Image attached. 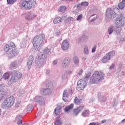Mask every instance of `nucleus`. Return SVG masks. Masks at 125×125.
<instances>
[{
	"instance_id": "obj_7",
	"label": "nucleus",
	"mask_w": 125,
	"mask_h": 125,
	"mask_svg": "<svg viewBox=\"0 0 125 125\" xmlns=\"http://www.w3.org/2000/svg\"><path fill=\"white\" fill-rule=\"evenodd\" d=\"M15 102V98L13 96L6 98L2 103L3 108H10L13 106Z\"/></svg>"
},
{
	"instance_id": "obj_60",
	"label": "nucleus",
	"mask_w": 125,
	"mask_h": 125,
	"mask_svg": "<svg viewBox=\"0 0 125 125\" xmlns=\"http://www.w3.org/2000/svg\"><path fill=\"white\" fill-rule=\"evenodd\" d=\"M53 65H56L57 64V61H54L53 62Z\"/></svg>"
},
{
	"instance_id": "obj_16",
	"label": "nucleus",
	"mask_w": 125,
	"mask_h": 125,
	"mask_svg": "<svg viewBox=\"0 0 125 125\" xmlns=\"http://www.w3.org/2000/svg\"><path fill=\"white\" fill-rule=\"evenodd\" d=\"M70 64H71V59L70 58H65L62 61V67L63 69H65Z\"/></svg>"
},
{
	"instance_id": "obj_12",
	"label": "nucleus",
	"mask_w": 125,
	"mask_h": 125,
	"mask_svg": "<svg viewBox=\"0 0 125 125\" xmlns=\"http://www.w3.org/2000/svg\"><path fill=\"white\" fill-rule=\"evenodd\" d=\"M96 13H97V7H94L93 8L90 10V14L91 15L90 17H92V16H95L93 19L90 20V22H93V21L96 20V18L97 17Z\"/></svg>"
},
{
	"instance_id": "obj_20",
	"label": "nucleus",
	"mask_w": 125,
	"mask_h": 125,
	"mask_svg": "<svg viewBox=\"0 0 125 125\" xmlns=\"http://www.w3.org/2000/svg\"><path fill=\"white\" fill-rule=\"evenodd\" d=\"M34 61V57L33 56H30L28 58L27 62V67L28 70H30L32 68V65H33V62Z\"/></svg>"
},
{
	"instance_id": "obj_11",
	"label": "nucleus",
	"mask_w": 125,
	"mask_h": 125,
	"mask_svg": "<svg viewBox=\"0 0 125 125\" xmlns=\"http://www.w3.org/2000/svg\"><path fill=\"white\" fill-rule=\"evenodd\" d=\"M86 85V82L83 79L80 80L77 83V90H83Z\"/></svg>"
},
{
	"instance_id": "obj_48",
	"label": "nucleus",
	"mask_w": 125,
	"mask_h": 125,
	"mask_svg": "<svg viewBox=\"0 0 125 125\" xmlns=\"http://www.w3.org/2000/svg\"><path fill=\"white\" fill-rule=\"evenodd\" d=\"M89 125H100V123L99 122H93L90 123Z\"/></svg>"
},
{
	"instance_id": "obj_46",
	"label": "nucleus",
	"mask_w": 125,
	"mask_h": 125,
	"mask_svg": "<svg viewBox=\"0 0 125 125\" xmlns=\"http://www.w3.org/2000/svg\"><path fill=\"white\" fill-rule=\"evenodd\" d=\"M66 74L67 76L72 75L73 74V71L72 70H67L66 72Z\"/></svg>"
},
{
	"instance_id": "obj_21",
	"label": "nucleus",
	"mask_w": 125,
	"mask_h": 125,
	"mask_svg": "<svg viewBox=\"0 0 125 125\" xmlns=\"http://www.w3.org/2000/svg\"><path fill=\"white\" fill-rule=\"evenodd\" d=\"M98 100L101 103L106 102V97L104 95H102L100 93L98 94Z\"/></svg>"
},
{
	"instance_id": "obj_8",
	"label": "nucleus",
	"mask_w": 125,
	"mask_h": 125,
	"mask_svg": "<svg viewBox=\"0 0 125 125\" xmlns=\"http://www.w3.org/2000/svg\"><path fill=\"white\" fill-rule=\"evenodd\" d=\"M49 54H50V49L46 48L43 50L42 52L40 53L37 56H38L39 58H43V59L45 60V58Z\"/></svg>"
},
{
	"instance_id": "obj_57",
	"label": "nucleus",
	"mask_w": 125,
	"mask_h": 125,
	"mask_svg": "<svg viewBox=\"0 0 125 125\" xmlns=\"http://www.w3.org/2000/svg\"><path fill=\"white\" fill-rule=\"evenodd\" d=\"M18 125H21L22 124V121L21 120H19L18 121V123H17Z\"/></svg>"
},
{
	"instance_id": "obj_2",
	"label": "nucleus",
	"mask_w": 125,
	"mask_h": 125,
	"mask_svg": "<svg viewBox=\"0 0 125 125\" xmlns=\"http://www.w3.org/2000/svg\"><path fill=\"white\" fill-rule=\"evenodd\" d=\"M43 38H44V35H39L36 36L33 39V46L36 50H38V51H40L43 45Z\"/></svg>"
},
{
	"instance_id": "obj_62",
	"label": "nucleus",
	"mask_w": 125,
	"mask_h": 125,
	"mask_svg": "<svg viewBox=\"0 0 125 125\" xmlns=\"http://www.w3.org/2000/svg\"><path fill=\"white\" fill-rule=\"evenodd\" d=\"M21 115H18L16 117V119L17 120V119H20V118H21Z\"/></svg>"
},
{
	"instance_id": "obj_33",
	"label": "nucleus",
	"mask_w": 125,
	"mask_h": 125,
	"mask_svg": "<svg viewBox=\"0 0 125 125\" xmlns=\"http://www.w3.org/2000/svg\"><path fill=\"white\" fill-rule=\"evenodd\" d=\"M66 9H67L66 6H62L60 7L59 9H58V11L62 12V13H64L65 11H66Z\"/></svg>"
},
{
	"instance_id": "obj_50",
	"label": "nucleus",
	"mask_w": 125,
	"mask_h": 125,
	"mask_svg": "<svg viewBox=\"0 0 125 125\" xmlns=\"http://www.w3.org/2000/svg\"><path fill=\"white\" fill-rule=\"evenodd\" d=\"M97 46L96 45H95L92 49V53H94L96 50Z\"/></svg>"
},
{
	"instance_id": "obj_52",
	"label": "nucleus",
	"mask_w": 125,
	"mask_h": 125,
	"mask_svg": "<svg viewBox=\"0 0 125 125\" xmlns=\"http://www.w3.org/2000/svg\"><path fill=\"white\" fill-rule=\"evenodd\" d=\"M20 106H21V104H20V102H17L16 104V107H17V108H18L20 107Z\"/></svg>"
},
{
	"instance_id": "obj_43",
	"label": "nucleus",
	"mask_w": 125,
	"mask_h": 125,
	"mask_svg": "<svg viewBox=\"0 0 125 125\" xmlns=\"http://www.w3.org/2000/svg\"><path fill=\"white\" fill-rule=\"evenodd\" d=\"M68 78V75L66 73H63L62 75V80H66V79Z\"/></svg>"
},
{
	"instance_id": "obj_55",
	"label": "nucleus",
	"mask_w": 125,
	"mask_h": 125,
	"mask_svg": "<svg viewBox=\"0 0 125 125\" xmlns=\"http://www.w3.org/2000/svg\"><path fill=\"white\" fill-rule=\"evenodd\" d=\"M125 42V39L121 38L120 39V43H122V42Z\"/></svg>"
},
{
	"instance_id": "obj_27",
	"label": "nucleus",
	"mask_w": 125,
	"mask_h": 125,
	"mask_svg": "<svg viewBox=\"0 0 125 125\" xmlns=\"http://www.w3.org/2000/svg\"><path fill=\"white\" fill-rule=\"evenodd\" d=\"M61 22H62V18L60 17H57L53 20L54 24H58Z\"/></svg>"
},
{
	"instance_id": "obj_61",
	"label": "nucleus",
	"mask_w": 125,
	"mask_h": 125,
	"mask_svg": "<svg viewBox=\"0 0 125 125\" xmlns=\"http://www.w3.org/2000/svg\"><path fill=\"white\" fill-rule=\"evenodd\" d=\"M19 93H20V94H19V95H21H21H22V94H23V93H24V92H23L22 91H21V92L20 91V92H19Z\"/></svg>"
},
{
	"instance_id": "obj_58",
	"label": "nucleus",
	"mask_w": 125,
	"mask_h": 125,
	"mask_svg": "<svg viewBox=\"0 0 125 125\" xmlns=\"http://www.w3.org/2000/svg\"><path fill=\"white\" fill-rule=\"evenodd\" d=\"M68 21L70 20V21H74V18H72V17H69L68 19Z\"/></svg>"
},
{
	"instance_id": "obj_24",
	"label": "nucleus",
	"mask_w": 125,
	"mask_h": 125,
	"mask_svg": "<svg viewBox=\"0 0 125 125\" xmlns=\"http://www.w3.org/2000/svg\"><path fill=\"white\" fill-rule=\"evenodd\" d=\"M83 100L82 99H79L78 97H75L74 99V103L76 104V105H80L81 103H83Z\"/></svg>"
},
{
	"instance_id": "obj_53",
	"label": "nucleus",
	"mask_w": 125,
	"mask_h": 125,
	"mask_svg": "<svg viewBox=\"0 0 125 125\" xmlns=\"http://www.w3.org/2000/svg\"><path fill=\"white\" fill-rule=\"evenodd\" d=\"M64 24L66 26H68V25H69V24H70V21H69L68 20H66L64 21Z\"/></svg>"
},
{
	"instance_id": "obj_10",
	"label": "nucleus",
	"mask_w": 125,
	"mask_h": 125,
	"mask_svg": "<svg viewBox=\"0 0 125 125\" xmlns=\"http://www.w3.org/2000/svg\"><path fill=\"white\" fill-rule=\"evenodd\" d=\"M32 101H33L34 102H37L41 106H43V105L45 104V101L44 100V98L40 96H37L34 97Z\"/></svg>"
},
{
	"instance_id": "obj_9",
	"label": "nucleus",
	"mask_w": 125,
	"mask_h": 125,
	"mask_svg": "<svg viewBox=\"0 0 125 125\" xmlns=\"http://www.w3.org/2000/svg\"><path fill=\"white\" fill-rule=\"evenodd\" d=\"M44 60L42 58H38V56H37L35 60L36 65L38 67V68H42L44 66Z\"/></svg>"
},
{
	"instance_id": "obj_23",
	"label": "nucleus",
	"mask_w": 125,
	"mask_h": 125,
	"mask_svg": "<svg viewBox=\"0 0 125 125\" xmlns=\"http://www.w3.org/2000/svg\"><path fill=\"white\" fill-rule=\"evenodd\" d=\"M74 106L75 105L74 104H71L69 105L65 106L64 108V112H65V113H69V112L74 108Z\"/></svg>"
},
{
	"instance_id": "obj_18",
	"label": "nucleus",
	"mask_w": 125,
	"mask_h": 125,
	"mask_svg": "<svg viewBox=\"0 0 125 125\" xmlns=\"http://www.w3.org/2000/svg\"><path fill=\"white\" fill-rule=\"evenodd\" d=\"M61 48L62 51H67L69 49V42L67 40H64L62 43Z\"/></svg>"
},
{
	"instance_id": "obj_41",
	"label": "nucleus",
	"mask_w": 125,
	"mask_h": 125,
	"mask_svg": "<svg viewBox=\"0 0 125 125\" xmlns=\"http://www.w3.org/2000/svg\"><path fill=\"white\" fill-rule=\"evenodd\" d=\"M55 125H62V121L59 119H58L55 122Z\"/></svg>"
},
{
	"instance_id": "obj_6",
	"label": "nucleus",
	"mask_w": 125,
	"mask_h": 125,
	"mask_svg": "<svg viewBox=\"0 0 125 125\" xmlns=\"http://www.w3.org/2000/svg\"><path fill=\"white\" fill-rule=\"evenodd\" d=\"M22 73L21 72H18L17 70H13L12 72V76L10 79V83L13 84L18 81H19L20 79H22Z\"/></svg>"
},
{
	"instance_id": "obj_1",
	"label": "nucleus",
	"mask_w": 125,
	"mask_h": 125,
	"mask_svg": "<svg viewBox=\"0 0 125 125\" xmlns=\"http://www.w3.org/2000/svg\"><path fill=\"white\" fill-rule=\"evenodd\" d=\"M104 73L102 71H96L92 74L90 79L89 83L90 84H97L101 83L104 78Z\"/></svg>"
},
{
	"instance_id": "obj_28",
	"label": "nucleus",
	"mask_w": 125,
	"mask_h": 125,
	"mask_svg": "<svg viewBox=\"0 0 125 125\" xmlns=\"http://www.w3.org/2000/svg\"><path fill=\"white\" fill-rule=\"evenodd\" d=\"M110 60L111 59H110V57H109L108 55L106 54L102 59V62H103V63H107V62Z\"/></svg>"
},
{
	"instance_id": "obj_17",
	"label": "nucleus",
	"mask_w": 125,
	"mask_h": 125,
	"mask_svg": "<svg viewBox=\"0 0 125 125\" xmlns=\"http://www.w3.org/2000/svg\"><path fill=\"white\" fill-rule=\"evenodd\" d=\"M84 109V105H81L73 109V115L78 116Z\"/></svg>"
},
{
	"instance_id": "obj_5",
	"label": "nucleus",
	"mask_w": 125,
	"mask_h": 125,
	"mask_svg": "<svg viewBox=\"0 0 125 125\" xmlns=\"http://www.w3.org/2000/svg\"><path fill=\"white\" fill-rule=\"evenodd\" d=\"M115 27L117 28V29L116 30V34H117V35H120L121 32H122V29L120 28L123 27V26L125 25V20H124V18L122 17L117 18L115 20Z\"/></svg>"
},
{
	"instance_id": "obj_37",
	"label": "nucleus",
	"mask_w": 125,
	"mask_h": 125,
	"mask_svg": "<svg viewBox=\"0 0 125 125\" xmlns=\"http://www.w3.org/2000/svg\"><path fill=\"white\" fill-rule=\"evenodd\" d=\"M9 73L6 72L4 74V75H3L2 78L4 80H7L9 78Z\"/></svg>"
},
{
	"instance_id": "obj_44",
	"label": "nucleus",
	"mask_w": 125,
	"mask_h": 125,
	"mask_svg": "<svg viewBox=\"0 0 125 125\" xmlns=\"http://www.w3.org/2000/svg\"><path fill=\"white\" fill-rule=\"evenodd\" d=\"M32 108H33V105L32 104H28L26 107V111H31Z\"/></svg>"
},
{
	"instance_id": "obj_51",
	"label": "nucleus",
	"mask_w": 125,
	"mask_h": 125,
	"mask_svg": "<svg viewBox=\"0 0 125 125\" xmlns=\"http://www.w3.org/2000/svg\"><path fill=\"white\" fill-rule=\"evenodd\" d=\"M55 35L57 36V37H59L61 35V31H58L56 32Z\"/></svg>"
},
{
	"instance_id": "obj_4",
	"label": "nucleus",
	"mask_w": 125,
	"mask_h": 125,
	"mask_svg": "<svg viewBox=\"0 0 125 125\" xmlns=\"http://www.w3.org/2000/svg\"><path fill=\"white\" fill-rule=\"evenodd\" d=\"M37 4V0H21L20 3V6L25 10H29Z\"/></svg>"
},
{
	"instance_id": "obj_35",
	"label": "nucleus",
	"mask_w": 125,
	"mask_h": 125,
	"mask_svg": "<svg viewBox=\"0 0 125 125\" xmlns=\"http://www.w3.org/2000/svg\"><path fill=\"white\" fill-rule=\"evenodd\" d=\"M29 43V41L27 40H23L22 44H21V48H24L25 46H26V44H28Z\"/></svg>"
},
{
	"instance_id": "obj_30",
	"label": "nucleus",
	"mask_w": 125,
	"mask_h": 125,
	"mask_svg": "<svg viewBox=\"0 0 125 125\" xmlns=\"http://www.w3.org/2000/svg\"><path fill=\"white\" fill-rule=\"evenodd\" d=\"M114 31H115V26L113 25H111L108 28L107 33L109 35H111V34H113Z\"/></svg>"
},
{
	"instance_id": "obj_22",
	"label": "nucleus",
	"mask_w": 125,
	"mask_h": 125,
	"mask_svg": "<svg viewBox=\"0 0 125 125\" xmlns=\"http://www.w3.org/2000/svg\"><path fill=\"white\" fill-rule=\"evenodd\" d=\"M68 97H69V93H68V92H67V90H64L63 91L62 97V100H63V101H64V102H68V100H67V98H68Z\"/></svg>"
},
{
	"instance_id": "obj_54",
	"label": "nucleus",
	"mask_w": 125,
	"mask_h": 125,
	"mask_svg": "<svg viewBox=\"0 0 125 125\" xmlns=\"http://www.w3.org/2000/svg\"><path fill=\"white\" fill-rule=\"evenodd\" d=\"M46 75H50V70L47 69L46 70Z\"/></svg>"
},
{
	"instance_id": "obj_63",
	"label": "nucleus",
	"mask_w": 125,
	"mask_h": 125,
	"mask_svg": "<svg viewBox=\"0 0 125 125\" xmlns=\"http://www.w3.org/2000/svg\"><path fill=\"white\" fill-rule=\"evenodd\" d=\"M102 124H104V123H106V120H104L101 121Z\"/></svg>"
},
{
	"instance_id": "obj_39",
	"label": "nucleus",
	"mask_w": 125,
	"mask_h": 125,
	"mask_svg": "<svg viewBox=\"0 0 125 125\" xmlns=\"http://www.w3.org/2000/svg\"><path fill=\"white\" fill-rule=\"evenodd\" d=\"M88 4H89L88 2L83 1L81 3L80 5L81 6H88Z\"/></svg>"
},
{
	"instance_id": "obj_38",
	"label": "nucleus",
	"mask_w": 125,
	"mask_h": 125,
	"mask_svg": "<svg viewBox=\"0 0 125 125\" xmlns=\"http://www.w3.org/2000/svg\"><path fill=\"white\" fill-rule=\"evenodd\" d=\"M17 0H7V2L8 4H14Z\"/></svg>"
},
{
	"instance_id": "obj_34",
	"label": "nucleus",
	"mask_w": 125,
	"mask_h": 125,
	"mask_svg": "<svg viewBox=\"0 0 125 125\" xmlns=\"http://www.w3.org/2000/svg\"><path fill=\"white\" fill-rule=\"evenodd\" d=\"M61 112V106H59L55 109L54 112L56 115H59Z\"/></svg>"
},
{
	"instance_id": "obj_25",
	"label": "nucleus",
	"mask_w": 125,
	"mask_h": 125,
	"mask_svg": "<svg viewBox=\"0 0 125 125\" xmlns=\"http://www.w3.org/2000/svg\"><path fill=\"white\" fill-rule=\"evenodd\" d=\"M89 110L88 109H85L84 110L82 114H81V116H82V117H83L84 118H86V117H88V116H89Z\"/></svg>"
},
{
	"instance_id": "obj_31",
	"label": "nucleus",
	"mask_w": 125,
	"mask_h": 125,
	"mask_svg": "<svg viewBox=\"0 0 125 125\" xmlns=\"http://www.w3.org/2000/svg\"><path fill=\"white\" fill-rule=\"evenodd\" d=\"M106 54L107 55V56H108L109 58L111 59V58H113V57H114V56L116 55V51H111L107 53Z\"/></svg>"
},
{
	"instance_id": "obj_40",
	"label": "nucleus",
	"mask_w": 125,
	"mask_h": 125,
	"mask_svg": "<svg viewBox=\"0 0 125 125\" xmlns=\"http://www.w3.org/2000/svg\"><path fill=\"white\" fill-rule=\"evenodd\" d=\"M118 105V99H114V102L112 104V106L113 107H116Z\"/></svg>"
},
{
	"instance_id": "obj_49",
	"label": "nucleus",
	"mask_w": 125,
	"mask_h": 125,
	"mask_svg": "<svg viewBox=\"0 0 125 125\" xmlns=\"http://www.w3.org/2000/svg\"><path fill=\"white\" fill-rule=\"evenodd\" d=\"M91 75V73L90 72H88V73L86 74V75L85 76V79H88L89 77H90Z\"/></svg>"
},
{
	"instance_id": "obj_19",
	"label": "nucleus",
	"mask_w": 125,
	"mask_h": 125,
	"mask_svg": "<svg viewBox=\"0 0 125 125\" xmlns=\"http://www.w3.org/2000/svg\"><path fill=\"white\" fill-rule=\"evenodd\" d=\"M21 65V62L20 61H14L10 64L9 68L11 69H16L18 67V66Z\"/></svg>"
},
{
	"instance_id": "obj_59",
	"label": "nucleus",
	"mask_w": 125,
	"mask_h": 125,
	"mask_svg": "<svg viewBox=\"0 0 125 125\" xmlns=\"http://www.w3.org/2000/svg\"><path fill=\"white\" fill-rule=\"evenodd\" d=\"M1 77H2V72L0 70V80H1Z\"/></svg>"
},
{
	"instance_id": "obj_64",
	"label": "nucleus",
	"mask_w": 125,
	"mask_h": 125,
	"mask_svg": "<svg viewBox=\"0 0 125 125\" xmlns=\"http://www.w3.org/2000/svg\"><path fill=\"white\" fill-rule=\"evenodd\" d=\"M82 60H86V57H83L82 58Z\"/></svg>"
},
{
	"instance_id": "obj_29",
	"label": "nucleus",
	"mask_w": 125,
	"mask_h": 125,
	"mask_svg": "<svg viewBox=\"0 0 125 125\" xmlns=\"http://www.w3.org/2000/svg\"><path fill=\"white\" fill-rule=\"evenodd\" d=\"M73 61L76 66L79 65L80 61H79V57H78V56H74L73 57Z\"/></svg>"
},
{
	"instance_id": "obj_13",
	"label": "nucleus",
	"mask_w": 125,
	"mask_h": 125,
	"mask_svg": "<svg viewBox=\"0 0 125 125\" xmlns=\"http://www.w3.org/2000/svg\"><path fill=\"white\" fill-rule=\"evenodd\" d=\"M36 17H37V14L33 11L28 12L25 15L26 20H34Z\"/></svg>"
},
{
	"instance_id": "obj_3",
	"label": "nucleus",
	"mask_w": 125,
	"mask_h": 125,
	"mask_svg": "<svg viewBox=\"0 0 125 125\" xmlns=\"http://www.w3.org/2000/svg\"><path fill=\"white\" fill-rule=\"evenodd\" d=\"M15 46V45L12 42H10L9 44H6L4 46L3 49L5 52L10 53L8 55L9 58H13V57H15L19 53L18 51L15 50V49H13Z\"/></svg>"
},
{
	"instance_id": "obj_15",
	"label": "nucleus",
	"mask_w": 125,
	"mask_h": 125,
	"mask_svg": "<svg viewBox=\"0 0 125 125\" xmlns=\"http://www.w3.org/2000/svg\"><path fill=\"white\" fill-rule=\"evenodd\" d=\"M106 15L107 18H112V17H116V12L112 8H108L106 11Z\"/></svg>"
},
{
	"instance_id": "obj_26",
	"label": "nucleus",
	"mask_w": 125,
	"mask_h": 125,
	"mask_svg": "<svg viewBox=\"0 0 125 125\" xmlns=\"http://www.w3.org/2000/svg\"><path fill=\"white\" fill-rule=\"evenodd\" d=\"M88 36H86L85 35H83L80 38H79V41L81 42H86L87 41H88Z\"/></svg>"
},
{
	"instance_id": "obj_56",
	"label": "nucleus",
	"mask_w": 125,
	"mask_h": 125,
	"mask_svg": "<svg viewBox=\"0 0 125 125\" xmlns=\"http://www.w3.org/2000/svg\"><path fill=\"white\" fill-rule=\"evenodd\" d=\"M115 67V64H112L109 67L110 70H112V69H114V67Z\"/></svg>"
},
{
	"instance_id": "obj_32",
	"label": "nucleus",
	"mask_w": 125,
	"mask_h": 125,
	"mask_svg": "<svg viewBox=\"0 0 125 125\" xmlns=\"http://www.w3.org/2000/svg\"><path fill=\"white\" fill-rule=\"evenodd\" d=\"M0 92H2V93H3V96H5V97L6 93L5 92V91H4V86L0 84Z\"/></svg>"
},
{
	"instance_id": "obj_36",
	"label": "nucleus",
	"mask_w": 125,
	"mask_h": 125,
	"mask_svg": "<svg viewBox=\"0 0 125 125\" xmlns=\"http://www.w3.org/2000/svg\"><path fill=\"white\" fill-rule=\"evenodd\" d=\"M84 54H85V55H88L89 54V50L88 49V46H85L84 47Z\"/></svg>"
},
{
	"instance_id": "obj_45",
	"label": "nucleus",
	"mask_w": 125,
	"mask_h": 125,
	"mask_svg": "<svg viewBox=\"0 0 125 125\" xmlns=\"http://www.w3.org/2000/svg\"><path fill=\"white\" fill-rule=\"evenodd\" d=\"M5 97L3 96V94L2 92L0 93V101L4 99Z\"/></svg>"
},
{
	"instance_id": "obj_47",
	"label": "nucleus",
	"mask_w": 125,
	"mask_h": 125,
	"mask_svg": "<svg viewBox=\"0 0 125 125\" xmlns=\"http://www.w3.org/2000/svg\"><path fill=\"white\" fill-rule=\"evenodd\" d=\"M82 19H83V15H79L77 18V21H80V20H82Z\"/></svg>"
},
{
	"instance_id": "obj_42",
	"label": "nucleus",
	"mask_w": 125,
	"mask_h": 125,
	"mask_svg": "<svg viewBox=\"0 0 125 125\" xmlns=\"http://www.w3.org/2000/svg\"><path fill=\"white\" fill-rule=\"evenodd\" d=\"M83 69H80L78 72V77H81V76H82V75H83Z\"/></svg>"
},
{
	"instance_id": "obj_14",
	"label": "nucleus",
	"mask_w": 125,
	"mask_h": 125,
	"mask_svg": "<svg viewBox=\"0 0 125 125\" xmlns=\"http://www.w3.org/2000/svg\"><path fill=\"white\" fill-rule=\"evenodd\" d=\"M41 91L43 95H50L52 93V87L48 86L47 88L41 89Z\"/></svg>"
}]
</instances>
